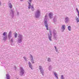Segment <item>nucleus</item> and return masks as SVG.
I'll use <instances>...</instances> for the list:
<instances>
[{
    "label": "nucleus",
    "mask_w": 79,
    "mask_h": 79,
    "mask_svg": "<svg viewBox=\"0 0 79 79\" xmlns=\"http://www.w3.org/2000/svg\"><path fill=\"white\" fill-rule=\"evenodd\" d=\"M39 67L40 70V72L42 74V75H44V70L42 69V67L40 66H39Z\"/></svg>",
    "instance_id": "1"
},
{
    "label": "nucleus",
    "mask_w": 79,
    "mask_h": 79,
    "mask_svg": "<svg viewBox=\"0 0 79 79\" xmlns=\"http://www.w3.org/2000/svg\"><path fill=\"white\" fill-rule=\"evenodd\" d=\"M40 15V11L39 10H37L36 11V13L35 16L36 17V18H37V16H39Z\"/></svg>",
    "instance_id": "2"
},
{
    "label": "nucleus",
    "mask_w": 79,
    "mask_h": 79,
    "mask_svg": "<svg viewBox=\"0 0 79 79\" xmlns=\"http://www.w3.org/2000/svg\"><path fill=\"white\" fill-rule=\"evenodd\" d=\"M49 32H50V35H51V36H49V39L51 41H52V39H51V38L52 37V31H51V30H49Z\"/></svg>",
    "instance_id": "3"
},
{
    "label": "nucleus",
    "mask_w": 79,
    "mask_h": 79,
    "mask_svg": "<svg viewBox=\"0 0 79 79\" xmlns=\"http://www.w3.org/2000/svg\"><path fill=\"white\" fill-rule=\"evenodd\" d=\"M49 18L50 19H52V16H53V14L52 13H50L49 14Z\"/></svg>",
    "instance_id": "4"
},
{
    "label": "nucleus",
    "mask_w": 79,
    "mask_h": 79,
    "mask_svg": "<svg viewBox=\"0 0 79 79\" xmlns=\"http://www.w3.org/2000/svg\"><path fill=\"white\" fill-rule=\"evenodd\" d=\"M20 69L21 70V72L20 73L21 74H24V70H23L22 67H21Z\"/></svg>",
    "instance_id": "5"
},
{
    "label": "nucleus",
    "mask_w": 79,
    "mask_h": 79,
    "mask_svg": "<svg viewBox=\"0 0 79 79\" xmlns=\"http://www.w3.org/2000/svg\"><path fill=\"white\" fill-rule=\"evenodd\" d=\"M29 4V6H28V8L29 9H31V3H30L29 2H28Z\"/></svg>",
    "instance_id": "6"
},
{
    "label": "nucleus",
    "mask_w": 79,
    "mask_h": 79,
    "mask_svg": "<svg viewBox=\"0 0 79 79\" xmlns=\"http://www.w3.org/2000/svg\"><path fill=\"white\" fill-rule=\"evenodd\" d=\"M65 28H66V27H65V25H62V29H63V30H64Z\"/></svg>",
    "instance_id": "7"
},
{
    "label": "nucleus",
    "mask_w": 79,
    "mask_h": 79,
    "mask_svg": "<svg viewBox=\"0 0 79 79\" xmlns=\"http://www.w3.org/2000/svg\"><path fill=\"white\" fill-rule=\"evenodd\" d=\"M6 76L7 79H10V75L8 74H6Z\"/></svg>",
    "instance_id": "8"
},
{
    "label": "nucleus",
    "mask_w": 79,
    "mask_h": 79,
    "mask_svg": "<svg viewBox=\"0 0 79 79\" xmlns=\"http://www.w3.org/2000/svg\"><path fill=\"white\" fill-rule=\"evenodd\" d=\"M31 58H32V59H31V61L32 63H34V60H33V57H32V56L31 55Z\"/></svg>",
    "instance_id": "9"
},
{
    "label": "nucleus",
    "mask_w": 79,
    "mask_h": 79,
    "mask_svg": "<svg viewBox=\"0 0 79 79\" xmlns=\"http://www.w3.org/2000/svg\"><path fill=\"white\" fill-rule=\"evenodd\" d=\"M48 24H47L46 25V27L47 28V30H48Z\"/></svg>",
    "instance_id": "10"
},
{
    "label": "nucleus",
    "mask_w": 79,
    "mask_h": 79,
    "mask_svg": "<svg viewBox=\"0 0 79 79\" xmlns=\"http://www.w3.org/2000/svg\"><path fill=\"white\" fill-rule=\"evenodd\" d=\"M68 29L69 31H71V26H69L68 27Z\"/></svg>",
    "instance_id": "11"
},
{
    "label": "nucleus",
    "mask_w": 79,
    "mask_h": 79,
    "mask_svg": "<svg viewBox=\"0 0 79 79\" xmlns=\"http://www.w3.org/2000/svg\"><path fill=\"white\" fill-rule=\"evenodd\" d=\"M54 75H55L57 79H58V76H57V74H56V73H54Z\"/></svg>",
    "instance_id": "12"
},
{
    "label": "nucleus",
    "mask_w": 79,
    "mask_h": 79,
    "mask_svg": "<svg viewBox=\"0 0 79 79\" xmlns=\"http://www.w3.org/2000/svg\"><path fill=\"white\" fill-rule=\"evenodd\" d=\"M10 5L9 6V7L10 8H12V5H11V4L10 3Z\"/></svg>",
    "instance_id": "13"
},
{
    "label": "nucleus",
    "mask_w": 79,
    "mask_h": 79,
    "mask_svg": "<svg viewBox=\"0 0 79 79\" xmlns=\"http://www.w3.org/2000/svg\"><path fill=\"white\" fill-rule=\"evenodd\" d=\"M7 39V36H6L4 38L3 40H6Z\"/></svg>",
    "instance_id": "14"
},
{
    "label": "nucleus",
    "mask_w": 79,
    "mask_h": 79,
    "mask_svg": "<svg viewBox=\"0 0 79 79\" xmlns=\"http://www.w3.org/2000/svg\"><path fill=\"white\" fill-rule=\"evenodd\" d=\"M15 38H16V37H17V33H15Z\"/></svg>",
    "instance_id": "15"
},
{
    "label": "nucleus",
    "mask_w": 79,
    "mask_h": 79,
    "mask_svg": "<svg viewBox=\"0 0 79 79\" xmlns=\"http://www.w3.org/2000/svg\"><path fill=\"white\" fill-rule=\"evenodd\" d=\"M76 21H77V22H79V19H78V18H77L76 19Z\"/></svg>",
    "instance_id": "16"
},
{
    "label": "nucleus",
    "mask_w": 79,
    "mask_h": 79,
    "mask_svg": "<svg viewBox=\"0 0 79 79\" xmlns=\"http://www.w3.org/2000/svg\"><path fill=\"white\" fill-rule=\"evenodd\" d=\"M48 61L49 62H50L51 60H50V58H48Z\"/></svg>",
    "instance_id": "17"
},
{
    "label": "nucleus",
    "mask_w": 79,
    "mask_h": 79,
    "mask_svg": "<svg viewBox=\"0 0 79 79\" xmlns=\"http://www.w3.org/2000/svg\"><path fill=\"white\" fill-rule=\"evenodd\" d=\"M7 34V33L6 32H4L3 34V35H4V36H5V34Z\"/></svg>",
    "instance_id": "18"
},
{
    "label": "nucleus",
    "mask_w": 79,
    "mask_h": 79,
    "mask_svg": "<svg viewBox=\"0 0 79 79\" xmlns=\"http://www.w3.org/2000/svg\"><path fill=\"white\" fill-rule=\"evenodd\" d=\"M54 47H55V49H56V52H57L58 51V49H56V46H54Z\"/></svg>",
    "instance_id": "19"
},
{
    "label": "nucleus",
    "mask_w": 79,
    "mask_h": 79,
    "mask_svg": "<svg viewBox=\"0 0 79 79\" xmlns=\"http://www.w3.org/2000/svg\"><path fill=\"white\" fill-rule=\"evenodd\" d=\"M76 10L78 13L79 14V11L78 10V9H77V8H76Z\"/></svg>",
    "instance_id": "20"
},
{
    "label": "nucleus",
    "mask_w": 79,
    "mask_h": 79,
    "mask_svg": "<svg viewBox=\"0 0 79 79\" xmlns=\"http://www.w3.org/2000/svg\"><path fill=\"white\" fill-rule=\"evenodd\" d=\"M31 9L32 10V11H34V7L33 6H31Z\"/></svg>",
    "instance_id": "21"
},
{
    "label": "nucleus",
    "mask_w": 79,
    "mask_h": 79,
    "mask_svg": "<svg viewBox=\"0 0 79 79\" xmlns=\"http://www.w3.org/2000/svg\"><path fill=\"white\" fill-rule=\"evenodd\" d=\"M65 20L66 21H68V17H66L65 18Z\"/></svg>",
    "instance_id": "22"
},
{
    "label": "nucleus",
    "mask_w": 79,
    "mask_h": 79,
    "mask_svg": "<svg viewBox=\"0 0 79 79\" xmlns=\"http://www.w3.org/2000/svg\"><path fill=\"white\" fill-rule=\"evenodd\" d=\"M29 67L32 69V65H29Z\"/></svg>",
    "instance_id": "23"
},
{
    "label": "nucleus",
    "mask_w": 79,
    "mask_h": 79,
    "mask_svg": "<svg viewBox=\"0 0 79 79\" xmlns=\"http://www.w3.org/2000/svg\"><path fill=\"white\" fill-rule=\"evenodd\" d=\"M8 37L9 38V39H10V37H11V36L10 35H8Z\"/></svg>",
    "instance_id": "24"
},
{
    "label": "nucleus",
    "mask_w": 79,
    "mask_h": 79,
    "mask_svg": "<svg viewBox=\"0 0 79 79\" xmlns=\"http://www.w3.org/2000/svg\"><path fill=\"white\" fill-rule=\"evenodd\" d=\"M23 58H24V59H25V60L26 61V57H24Z\"/></svg>",
    "instance_id": "25"
},
{
    "label": "nucleus",
    "mask_w": 79,
    "mask_h": 79,
    "mask_svg": "<svg viewBox=\"0 0 79 79\" xmlns=\"http://www.w3.org/2000/svg\"><path fill=\"white\" fill-rule=\"evenodd\" d=\"M63 75H61V78H62V79H63Z\"/></svg>",
    "instance_id": "26"
},
{
    "label": "nucleus",
    "mask_w": 79,
    "mask_h": 79,
    "mask_svg": "<svg viewBox=\"0 0 79 79\" xmlns=\"http://www.w3.org/2000/svg\"><path fill=\"white\" fill-rule=\"evenodd\" d=\"M29 65H31V63H30V62H29Z\"/></svg>",
    "instance_id": "27"
},
{
    "label": "nucleus",
    "mask_w": 79,
    "mask_h": 79,
    "mask_svg": "<svg viewBox=\"0 0 79 79\" xmlns=\"http://www.w3.org/2000/svg\"><path fill=\"white\" fill-rule=\"evenodd\" d=\"M29 1L31 3V2H32V0H29Z\"/></svg>",
    "instance_id": "28"
},
{
    "label": "nucleus",
    "mask_w": 79,
    "mask_h": 79,
    "mask_svg": "<svg viewBox=\"0 0 79 79\" xmlns=\"http://www.w3.org/2000/svg\"><path fill=\"white\" fill-rule=\"evenodd\" d=\"M44 23H45V24H47V21H45V22H44Z\"/></svg>",
    "instance_id": "29"
},
{
    "label": "nucleus",
    "mask_w": 79,
    "mask_h": 79,
    "mask_svg": "<svg viewBox=\"0 0 79 79\" xmlns=\"http://www.w3.org/2000/svg\"><path fill=\"white\" fill-rule=\"evenodd\" d=\"M11 42H13V39H11Z\"/></svg>",
    "instance_id": "30"
},
{
    "label": "nucleus",
    "mask_w": 79,
    "mask_h": 79,
    "mask_svg": "<svg viewBox=\"0 0 79 79\" xmlns=\"http://www.w3.org/2000/svg\"><path fill=\"white\" fill-rule=\"evenodd\" d=\"M1 5V2H0V5Z\"/></svg>",
    "instance_id": "31"
},
{
    "label": "nucleus",
    "mask_w": 79,
    "mask_h": 79,
    "mask_svg": "<svg viewBox=\"0 0 79 79\" xmlns=\"http://www.w3.org/2000/svg\"><path fill=\"white\" fill-rule=\"evenodd\" d=\"M45 17H47V15H46L45 16Z\"/></svg>",
    "instance_id": "32"
},
{
    "label": "nucleus",
    "mask_w": 79,
    "mask_h": 79,
    "mask_svg": "<svg viewBox=\"0 0 79 79\" xmlns=\"http://www.w3.org/2000/svg\"><path fill=\"white\" fill-rule=\"evenodd\" d=\"M63 79H64V78L63 77Z\"/></svg>",
    "instance_id": "33"
},
{
    "label": "nucleus",
    "mask_w": 79,
    "mask_h": 79,
    "mask_svg": "<svg viewBox=\"0 0 79 79\" xmlns=\"http://www.w3.org/2000/svg\"><path fill=\"white\" fill-rule=\"evenodd\" d=\"M12 13H13V11H12Z\"/></svg>",
    "instance_id": "34"
},
{
    "label": "nucleus",
    "mask_w": 79,
    "mask_h": 79,
    "mask_svg": "<svg viewBox=\"0 0 79 79\" xmlns=\"http://www.w3.org/2000/svg\"><path fill=\"white\" fill-rule=\"evenodd\" d=\"M21 1V0H20Z\"/></svg>",
    "instance_id": "35"
}]
</instances>
